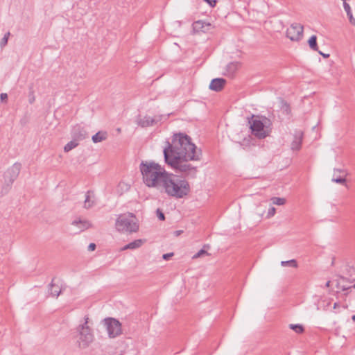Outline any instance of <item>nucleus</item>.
<instances>
[{"mask_svg": "<svg viewBox=\"0 0 355 355\" xmlns=\"http://www.w3.org/2000/svg\"><path fill=\"white\" fill-rule=\"evenodd\" d=\"M162 119V115H156L153 117H151L148 115H145L144 116L139 115L136 121L139 126L141 128H147L157 124Z\"/></svg>", "mask_w": 355, "mask_h": 355, "instance_id": "nucleus-9", "label": "nucleus"}, {"mask_svg": "<svg viewBox=\"0 0 355 355\" xmlns=\"http://www.w3.org/2000/svg\"><path fill=\"white\" fill-rule=\"evenodd\" d=\"M336 171H338V172H343V171H341V170H338V169H337V170H336Z\"/></svg>", "mask_w": 355, "mask_h": 355, "instance_id": "nucleus-44", "label": "nucleus"}, {"mask_svg": "<svg viewBox=\"0 0 355 355\" xmlns=\"http://www.w3.org/2000/svg\"><path fill=\"white\" fill-rule=\"evenodd\" d=\"M35 101V97L33 96L31 98H29V102L31 104H32Z\"/></svg>", "mask_w": 355, "mask_h": 355, "instance_id": "nucleus-39", "label": "nucleus"}, {"mask_svg": "<svg viewBox=\"0 0 355 355\" xmlns=\"http://www.w3.org/2000/svg\"><path fill=\"white\" fill-rule=\"evenodd\" d=\"M162 187L168 196L177 199L186 197L191 191L189 182L184 178L172 173H170Z\"/></svg>", "mask_w": 355, "mask_h": 355, "instance_id": "nucleus-3", "label": "nucleus"}, {"mask_svg": "<svg viewBox=\"0 0 355 355\" xmlns=\"http://www.w3.org/2000/svg\"><path fill=\"white\" fill-rule=\"evenodd\" d=\"M343 8H344L345 12H347V15L349 18V21L350 24L355 26V19L353 17L349 4L347 3V2H343Z\"/></svg>", "mask_w": 355, "mask_h": 355, "instance_id": "nucleus-20", "label": "nucleus"}, {"mask_svg": "<svg viewBox=\"0 0 355 355\" xmlns=\"http://www.w3.org/2000/svg\"><path fill=\"white\" fill-rule=\"evenodd\" d=\"M96 248V245L95 243H92L88 245V250L89 251H94Z\"/></svg>", "mask_w": 355, "mask_h": 355, "instance_id": "nucleus-35", "label": "nucleus"}, {"mask_svg": "<svg viewBox=\"0 0 355 355\" xmlns=\"http://www.w3.org/2000/svg\"><path fill=\"white\" fill-rule=\"evenodd\" d=\"M94 193L92 191H87L85 194V200L84 202V208L85 209H89L95 205V201L94 200Z\"/></svg>", "mask_w": 355, "mask_h": 355, "instance_id": "nucleus-15", "label": "nucleus"}, {"mask_svg": "<svg viewBox=\"0 0 355 355\" xmlns=\"http://www.w3.org/2000/svg\"><path fill=\"white\" fill-rule=\"evenodd\" d=\"M172 256H173V253H166L163 254L162 258L164 260H168Z\"/></svg>", "mask_w": 355, "mask_h": 355, "instance_id": "nucleus-34", "label": "nucleus"}, {"mask_svg": "<svg viewBox=\"0 0 355 355\" xmlns=\"http://www.w3.org/2000/svg\"><path fill=\"white\" fill-rule=\"evenodd\" d=\"M252 133L259 139H263L268 136V133L265 130V128L270 124V119L264 117L263 121L260 119H252L249 121Z\"/></svg>", "mask_w": 355, "mask_h": 355, "instance_id": "nucleus-6", "label": "nucleus"}, {"mask_svg": "<svg viewBox=\"0 0 355 355\" xmlns=\"http://www.w3.org/2000/svg\"><path fill=\"white\" fill-rule=\"evenodd\" d=\"M115 226L119 232H137L139 230L138 220L134 214L128 212L118 216Z\"/></svg>", "mask_w": 355, "mask_h": 355, "instance_id": "nucleus-5", "label": "nucleus"}, {"mask_svg": "<svg viewBox=\"0 0 355 355\" xmlns=\"http://www.w3.org/2000/svg\"><path fill=\"white\" fill-rule=\"evenodd\" d=\"M89 317H84V322L76 328L73 338L76 339L77 347L80 349L87 348L94 340V335L92 328L88 325Z\"/></svg>", "mask_w": 355, "mask_h": 355, "instance_id": "nucleus-4", "label": "nucleus"}, {"mask_svg": "<svg viewBox=\"0 0 355 355\" xmlns=\"http://www.w3.org/2000/svg\"><path fill=\"white\" fill-rule=\"evenodd\" d=\"M281 111L283 114L288 115L291 112L289 104L284 100L281 101Z\"/></svg>", "mask_w": 355, "mask_h": 355, "instance_id": "nucleus-23", "label": "nucleus"}, {"mask_svg": "<svg viewBox=\"0 0 355 355\" xmlns=\"http://www.w3.org/2000/svg\"><path fill=\"white\" fill-rule=\"evenodd\" d=\"M71 225L75 226L78 228V231L75 233H80L85 230L89 229L92 227V223L86 219L75 220L71 223Z\"/></svg>", "mask_w": 355, "mask_h": 355, "instance_id": "nucleus-12", "label": "nucleus"}, {"mask_svg": "<svg viewBox=\"0 0 355 355\" xmlns=\"http://www.w3.org/2000/svg\"><path fill=\"white\" fill-rule=\"evenodd\" d=\"M0 98L1 101H3L4 99H6L8 98V95L6 93H2L0 95Z\"/></svg>", "mask_w": 355, "mask_h": 355, "instance_id": "nucleus-37", "label": "nucleus"}, {"mask_svg": "<svg viewBox=\"0 0 355 355\" xmlns=\"http://www.w3.org/2000/svg\"><path fill=\"white\" fill-rule=\"evenodd\" d=\"M143 243V241L141 239L135 240L132 242L129 243L122 248L121 250H125L128 249H137L139 248Z\"/></svg>", "mask_w": 355, "mask_h": 355, "instance_id": "nucleus-18", "label": "nucleus"}, {"mask_svg": "<svg viewBox=\"0 0 355 355\" xmlns=\"http://www.w3.org/2000/svg\"><path fill=\"white\" fill-rule=\"evenodd\" d=\"M289 327L291 329L295 331L297 334H301L304 331L303 326L301 324H291L289 325Z\"/></svg>", "mask_w": 355, "mask_h": 355, "instance_id": "nucleus-26", "label": "nucleus"}, {"mask_svg": "<svg viewBox=\"0 0 355 355\" xmlns=\"http://www.w3.org/2000/svg\"><path fill=\"white\" fill-rule=\"evenodd\" d=\"M180 233H181V231H176L175 232L176 235H180Z\"/></svg>", "mask_w": 355, "mask_h": 355, "instance_id": "nucleus-42", "label": "nucleus"}, {"mask_svg": "<svg viewBox=\"0 0 355 355\" xmlns=\"http://www.w3.org/2000/svg\"><path fill=\"white\" fill-rule=\"evenodd\" d=\"M241 64L239 62H232L227 65V75L229 76H233L235 72L239 68Z\"/></svg>", "mask_w": 355, "mask_h": 355, "instance_id": "nucleus-16", "label": "nucleus"}, {"mask_svg": "<svg viewBox=\"0 0 355 355\" xmlns=\"http://www.w3.org/2000/svg\"><path fill=\"white\" fill-rule=\"evenodd\" d=\"M281 265L284 267L289 266L292 268H297V263L295 259H291L288 261H282Z\"/></svg>", "mask_w": 355, "mask_h": 355, "instance_id": "nucleus-25", "label": "nucleus"}, {"mask_svg": "<svg viewBox=\"0 0 355 355\" xmlns=\"http://www.w3.org/2000/svg\"><path fill=\"white\" fill-rule=\"evenodd\" d=\"M340 306L339 303L335 302L334 304V309H337Z\"/></svg>", "mask_w": 355, "mask_h": 355, "instance_id": "nucleus-40", "label": "nucleus"}, {"mask_svg": "<svg viewBox=\"0 0 355 355\" xmlns=\"http://www.w3.org/2000/svg\"><path fill=\"white\" fill-rule=\"evenodd\" d=\"M163 153L165 163L177 173H181L184 178H196L198 167L193 166L189 161H198L202 157V150L191 142L186 134L178 133L173 136L171 142L166 141Z\"/></svg>", "mask_w": 355, "mask_h": 355, "instance_id": "nucleus-1", "label": "nucleus"}, {"mask_svg": "<svg viewBox=\"0 0 355 355\" xmlns=\"http://www.w3.org/2000/svg\"><path fill=\"white\" fill-rule=\"evenodd\" d=\"M302 139L303 132L302 131H297L293 136V140L291 145L293 150H299L301 148Z\"/></svg>", "mask_w": 355, "mask_h": 355, "instance_id": "nucleus-14", "label": "nucleus"}, {"mask_svg": "<svg viewBox=\"0 0 355 355\" xmlns=\"http://www.w3.org/2000/svg\"><path fill=\"white\" fill-rule=\"evenodd\" d=\"M156 215L157 216V218L162 220V221H164L165 220V215L163 213V211L160 209H157L156 210Z\"/></svg>", "mask_w": 355, "mask_h": 355, "instance_id": "nucleus-30", "label": "nucleus"}, {"mask_svg": "<svg viewBox=\"0 0 355 355\" xmlns=\"http://www.w3.org/2000/svg\"><path fill=\"white\" fill-rule=\"evenodd\" d=\"M109 338H114L122 334L121 323L114 318H106L103 320Z\"/></svg>", "mask_w": 355, "mask_h": 355, "instance_id": "nucleus-7", "label": "nucleus"}, {"mask_svg": "<svg viewBox=\"0 0 355 355\" xmlns=\"http://www.w3.org/2000/svg\"><path fill=\"white\" fill-rule=\"evenodd\" d=\"M205 255H209V253L205 249H201L196 254H195L192 258L196 259Z\"/></svg>", "mask_w": 355, "mask_h": 355, "instance_id": "nucleus-28", "label": "nucleus"}, {"mask_svg": "<svg viewBox=\"0 0 355 355\" xmlns=\"http://www.w3.org/2000/svg\"><path fill=\"white\" fill-rule=\"evenodd\" d=\"M203 1L207 2L211 8H214L217 3L216 0H203Z\"/></svg>", "mask_w": 355, "mask_h": 355, "instance_id": "nucleus-33", "label": "nucleus"}, {"mask_svg": "<svg viewBox=\"0 0 355 355\" xmlns=\"http://www.w3.org/2000/svg\"><path fill=\"white\" fill-rule=\"evenodd\" d=\"M107 137V133L103 131H98L92 136V139L94 143H98L105 140Z\"/></svg>", "mask_w": 355, "mask_h": 355, "instance_id": "nucleus-17", "label": "nucleus"}, {"mask_svg": "<svg viewBox=\"0 0 355 355\" xmlns=\"http://www.w3.org/2000/svg\"><path fill=\"white\" fill-rule=\"evenodd\" d=\"M304 27L300 24L294 23L286 31V36L291 41H300L303 36Z\"/></svg>", "mask_w": 355, "mask_h": 355, "instance_id": "nucleus-8", "label": "nucleus"}, {"mask_svg": "<svg viewBox=\"0 0 355 355\" xmlns=\"http://www.w3.org/2000/svg\"><path fill=\"white\" fill-rule=\"evenodd\" d=\"M351 287H352V288H355V284L353 286H352Z\"/></svg>", "mask_w": 355, "mask_h": 355, "instance_id": "nucleus-45", "label": "nucleus"}, {"mask_svg": "<svg viewBox=\"0 0 355 355\" xmlns=\"http://www.w3.org/2000/svg\"><path fill=\"white\" fill-rule=\"evenodd\" d=\"M275 212H276V209L275 207H272L271 208L269 209V210L268 211L267 218H269L273 216L275 214Z\"/></svg>", "mask_w": 355, "mask_h": 355, "instance_id": "nucleus-32", "label": "nucleus"}, {"mask_svg": "<svg viewBox=\"0 0 355 355\" xmlns=\"http://www.w3.org/2000/svg\"><path fill=\"white\" fill-rule=\"evenodd\" d=\"M308 44L311 49L313 51H318L317 37L316 35H312L308 40Z\"/></svg>", "mask_w": 355, "mask_h": 355, "instance_id": "nucleus-21", "label": "nucleus"}, {"mask_svg": "<svg viewBox=\"0 0 355 355\" xmlns=\"http://www.w3.org/2000/svg\"><path fill=\"white\" fill-rule=\"evenodd\" d=\"M78 145V141L73 139L71 141L68 142L64 147V152H69L73 149Z\"/></svg>", "mask_w": 355, "mask_h": 355, "instance_id": "nucleus-24", "label": "nucleus"}, {"mask_svg": "<svg viewBox=\"0 0 355 355\" xmlns=\"http://www.w3.org/2000/svg\"><path fill=\"white\" fill-rule=\"evenodd\" d=\"M330 283H331V282H330V281H328V282L326 283V284H325L326 287H329V286H330Z\"/></svg>", "mask_w": 355, "mask_h": 355, "instance_id": "nucleus-41", "label": "nucleus"}, {"mask_svg": "<svg viewBox=\"0 0 355 355\" xmlns=\"http://www.w3.org/2000/svg\"><path fill=\"white\" fill-rule=\"evenodd\" d=\"M226 83V80L223 78H214L210 84L209 89L212 91L220 92L221 91Z\"/></svg>", "mask_w": 355, "mask_h": 355, "instance_id": "nucleus-13", "label": "nucleus"}, {"mask_svg": "<svg viewBox=\"0 0 355 355\" xmlns=\"http://www.w3.org/2000/svg\"><path fill=\"white\" fill-rule=\"evenodd\" d=\"M352 319L353 321H355V315H352Z\"/></svg>", "mask_w": 355, "mask_h": 355, "instance_id": "nucleus-43", "label": "nucleus"}, {"mask_svg": "<svg viewBox=\"0 0 355 355\" xmlns=\"http://www.w3.org/2000/svg\"><path fill=\"white\" fill-rule=\"evenodd\" d=\"M317 51L318 52V53L320 55H321L324 58H327L329 57V54H328V53H322V51H320L319 50H318Z\"/></svg>", "mask_w": 355, "mask_h": 355, "instance_id": "nucleus-36", "label": "nucleus"}, {"mask_svg": "<svg viewBox=\"0 0 355 355\" xmlns=\"http://www.w3.org/2000/svg\"><path fill=\"white\" fill-rule=\"evenodd\" d=\"M332 181L339 184H344L346 182V179L342 177L333 178Z\"/></svg>", "mask_w": 355, "mask_h": 355, "instance_id": "nucleus-31", "label": "nucleus"}, {"mask_svg": "<svg viewBox=\"0 0 355 355\" xmlns=\"http://www.w3.org/2000/svg\"><path fill=\"white\" fill-rule=\"evenodd\" d=\"M209 26H210L209 24H205L202 21H197L193 24V28L194 31H202L205 33L206 31L205 27Z\"/></svg>", "mask_w": 355, "mask_h": 355, "instance_id": "nucleus-19", "label": "nucleus"}, {"mask_svg": "<svg viewBox=\"0 0 355 355\" xmlns=\"http://www.w3.org/2000/svg\"><path fill=\"white\" fill-rule=\"evenodd\" d=\"M271 200L274 205H283L286 203V199L284 198L273 197Z\"/></svg>", "mask_w": 355, "mask_h": 355, "instance_id": "nucleus-27", "label": "nucleus"}, {"mask_svg": "<svg viewBox=\"0 0 355 355\" xmlns=\"http://www.w3.org/2000/svg\"><path fill=\"white\" fill-rule=\"evenodd\" d=\"M71 136L73 139L78 141L85 139L87 137V133L83 127L76 125L73 127Z\"/></svg>", "mask_w": 355, "mask_h": 355, "instance_id": "nucleus-11", "label": "nucleus"}, {"mask_svg": "<svg viewBox=\"0 0 355 355\" xmlns=\"http://www.w3.org/2000/svg\"><path fill=\"white\" fill-rule=\"evenodd\" d=\"M10 32H8L4 35L3 37L1 39L0 42V46L1 48L4 47L7 44Z\"/></svg>", "mask_w": 355, "mask_h": 355, "instance_id": "nucleus-29", "label": "nucleus"}, {"mask_svg": "<svg viewBox=\"0 0 355 355\" xmlns=\"http://www.w3.org/2000/svg\"><path fill=\"white\" fill-rule=\"evenodd\" d=\"M53 279L51 282V283L49 285V292H50V294L53 296V297H58L59 295L61 293V291L59 289L58 286H57L55 288V285L53 284Z\"/></svg>", "mask_w": 355, "mask_h": 355, "instance_id": "nucleus-22", "label": "nucleus"}, {"mask_svg": "<svg viewBox=\"0 0 355 355\" xmlns=\"http://www.w3.org/2000/svg\"><path fill=\"white\" fill-rule=\"evenodd\" d=\"M21 165L17 162L15 163L11 167H10L5 173L6 181H8L10 184H12L14 181L17 178Z\"/></svg>", "mask_w": 355, "mask_h": 355, "instance_id": "nucleus-10", "label": "nucleus"}, {"mask_svg": "<svg viewBox=\"0 0 355 355\" xmlns=\"http://www.w3.org/2000/svg\"><path fill=\"white\" fill-rule=\"evenodd\" d=\"M139 170L144 183L149 188L162 187L170 174L164 166L153 161H141Z\"/></svg>", "mask_w": 355, "mask_h": 355, "instance_id": "nucleus-2", "label": "nucleus"}, {"mask_svg": "<svg viewBox=\"0 0 355 355\" xmlns=\"http://www.w3.org/2000/svg\"><path fill=\"white\" fill-rule=\"evenodd\" d=\"M341 289H342V291H345L352 289V287H350V286L347 287V286H343L341 287Z\"/></svg>", "mask_w": 355, "mask_h": 355, "instance_id": "nucleus-38", "label": "nucleus"}]
</instances>
